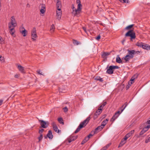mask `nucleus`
Returning a JSON list of instances; mask_svg holds the SVG:
<instances>
[{"label": "nucleus", "instance_id": "nucleus-29", "mask_svg": "<svg viewBox=\"0 0 150 150\" xmlns=\"http://www.w3.org/2000/svg\"><path fill=\"white\" fill-rule=\"evenodd\" d=\"M134 25L133 24L130 25H129L125 28V29H129L131 28Z\"/></svg>", "mask_w": 150, "mask_h": 150}, {"label": "nucleus", "instance_id": "nucleus-7", "mask_svg": "<svg viewBox=\"0 0 150 150\" xmlns=\"http://www.w3.org/2000/svg\"><path fill=\"white\" fill-rule=\"evenodd\" d=\"M39 121L40 123L41 127L43 128H47L49 125L48 122H45L42 120H39Z\"/></svg>", "mask_w": 150, "mask_h": 150}, {"label": "nucleus", "instance_id": "nucleus-21", "mask_svg": "<svg viewBox=\"0 0 150 150\" xmlns=\"http://www.w3.org/2000/svg\"><path fill=\"white\" fill-rule=\"evenodd\" d=\"M104 128L103 127H102V125H101L100 126H98L97 127L95 130V131H94V133H96L97 132V131H100L102 129Z\"/></svg>", "mask_w": 150, "mask_h": 150}, {"label": "nucleus", "instance_id": "nucleus-33", "mask_svg": "<svg viewBox=\"0 0 150 150\" xmlns=\"http://www.w3.org/2000/svg\"><path fill=\"white\" fill-rule=\"evenodd\" d=\"M122 3H128V0H119Z\"/></svg>", "mask_w": 150, "mask_h": 150}, {"label": "nucleus", "instance_id": "nucleus-31", "mask_svg": "<svg viewBox=\"0 0 150 150\" xmlns=\"http://www.w3.org/2000/svg\"><path fill=\"white\" fill-rule=\"evenodd\" d=\"M73 43L76 45H79L80 43L77 40H74L73 41Z\"/></svg>", "mask_w": 150, "mask_h": 150}, {"label": "nucleus", "instance_id": "nucleus-14", "mask_svg": "<svg viewBox=\"0 0 150 150\" xmlns=\"http://www.w3.org/2000/svg\"><path fill=\"white\" fill-rule=\"evenodd\" d=\"M77 137V136L69 137L67 139L69 143H70L72 141H73L76 139Z\"/></svg>", "mask_w": 150, "mask_h": 150}, {"label": "nucleus", "instance_id": "nucleus-49", "mask_svg": "<svg viewBox=\"0 0 150 150\" xmlns=\"http://www.w3.org/2000/svg\"><path fill=\"white\" fill-rule=\"evenodd\" d=\"M150 141V139H149V138H148V139H146V140L145 141V142L146 143H147Z\"/></svg>", "mask_w": 150, "mask_h": 150}, {"label": "nucleus", "instance_id": "nucleus-19", "mask_svg": "<svg viewBox=\"0 0 150 150\" xmlns=\"http://www.w3.org/2000/svg\"><path fill=\"white\" fill-rule=\"evenodd\" d=\"M18 68L19 71L22 73H24V68L20 65H18Z\"/></svg>", "mask_w": 150, "mask_h": 150}, {"label": "nucleus", "instance_id": "nucleus-15", "mask_svg": "<svg viewBox=\"0 0 150 150\" xmlns=\"http://www.w3.org/2000/svg\"><path fill=\"white\" fill-rule=\"evenodd\" d=\"M113 69L112 68V66H110L109 67V69L107 70V73L109 74H113Z\"/></svg>", "mask_w": 150, "mask_h": 150}, {"label": "nucleus", "instance_id": "nucleus-32", "mask_svg": "<svg viewBox=\"0 0 150 150\" xmlns=\"http://www.w3.org/2000/svg\"><path fill=\"white\" fill-rule=\"evenodd\" d=\"M76 3L78 4L77 6L78 7L79 5L80 4L81 6V7H82V5L81 4V1L80 0H76Z\"/></svg>", "mask_w": 150, "mask_h": 150}, {"label": "nucleus", "instance_id": "nucleus-9", "mask_svg": "<svg viewBox=\"0 0 150 150\" xmlns=\"http://www.w3.org/2000/svg\"><path fill=\"white\" fill-rule=\"evenodd\" d=\"M133 58L132 57H130L129 55L128 54L126 55L125 57H123L122 58L123 60H124V63H126L129 62V60Z\"/></svg>", "mask_w": 150, "mask_h": 150}, {"label": "nucleus", "instance_id": "nucleus-24", "mask_svg": "<svg viewBox=\"0 0 150 150\" xmlns=\"http://www.w3.org/2000/svg\"><path fill=\"white\" fill-rule=\"evenodd\" d=\"M126 142V141L125 140H122L121 141V142L119 144V147L122 146L124 144H125Z\"/></svg>", "mask_w": 150, "mask_h": 150}, {"label": "nucleus", "instance_id": "nucleus-6", "mask_svg": "<svg viewBox=\"0 0 150 150\" xmlns=\"http://www.w3.org/2000/svg\"><path fill=\"white\" fill-rule=\"evenodd\" d=\"M128 55H129L130 57L133 58L135 54L139 53L140 52L139 51H136L134 50H127Z\"/></svg>", "mask_w": 150, "mask_h": 150}, {"label": "nucleus", "instance_id": "nucleus-47", "mask_svg": "<svg viewBox=\"0 0 150 150\" xmlns=\"http://www.w3.org/2000/svg\"><path fill=\"white\" fill-rule=\"evenodd\" d=\"M104 106L102 104L98 108L99 109H100L102 110Z\"/></svg>", "mask_w": 150, "mask_h": 150}, {"label": "nucleus", "instance_id": "nucleus-20", "mask_svg": "<svg viewBox=\"0 0 150 150\" xmlns=\"http://www.w3.org/2000/svg\"><path fill=\"white\" fill-rule=\"evenodd\" d=\"M109 120L108 119H106L104 120L101 123V125L102 127H104L105 125L107 123L108 121Z\"/></svg>", "mask_w": 150, "mask_h": 150}, {"label": "nucleus", "instance_id": "nucleus-18", "mask_svg": "<svg viewBox=\"0 0 150 150\" xmlns=\"http://www.w3.org/2000/svg\"><path fill=\"white\" fill-rule=\"evenodd\" d=\"M142 47L144 49L147 50H149L150 49V46L147 44H143Z\"/></svg>", "mask_w": 150, "mask_h": 150}, {"label": "nucleus", "instance_id": "nucleus-44", "mask_svg": "<svg viewBox=\"0 0 150 150\" xmlns=\"http://www.w3.org/2000/svg\"><path fill=\"white\" fill-rule=\"evenodd\" d=\"M41 9H45V6L44 4H42V5Z\"/></svg>", "mask_w": 150, "mask_h": 150}, {"label": "nucleus", "instance_id": "nucleus-60", "mask_svg": "<svg viewBox=\"0 0 150 150\" xmlns=\"http://www.w3.org/2000/svg\"><path fill=\"white\" fill-rule=\"evenodd\" d=\"M93 136V135L90 134L87 137H88L89 138V139L91 137H92Z\"/></svg>", "mask_w": 150, "mask_h": 150}, {"label": "nucleus", "instance_id": "nucleus-34", "mask_svg": "<svg viewBox=\"0 0 150 150\" xmlns=\"http://www.w3.org/2000/svg\"><path fill=\"white\" fill-rule=\"evenodd\" d=\"M39 141H40L42 139V134H40L39 137H38Z\"/></svg>", "mask_w": 150, "mask_h": 150}, {"label": "nucleus", "instance_id": "nucleus-40", "mask_svg": "<svg viewBox=\"0 0 150 150\" xmlns=\"http://www.w3.org/2000/svg\"><path fill=\"white\" fill-rule=\"evenodd\" d=\"M112 68L113 69H118L119 68V67L118 66H112Z\"/></svg>", "mask_w": 150, "mask_h": 150}, {"label": "nucleus", "instance_id": "nucleus-8", "mask_svg": "<svg viewBox=\"0 0 150 150\" xmlns=\"http://www.w3.org/2000/svg\"><path fill=\"white\" fill-rule=\"evenodd\" d=\"M57 18L60 20L61 18L62 15V11L61 9H58L56 10Z\"/></svg>", "mask_w": 150, "mask_h": 150}, {"label": "nucleus", "instance_id": "nucleus-37", "mask_svg": "<svg viewBox=\"0 0 150 150\" xmlns=\"http://www.w3.org/2000/svg\"><path fill=\"white\" fill-rule=\"evenodd\" d=\"M124 106V105H123L122 106V107L120 108V109L121 110V112H120V114L124 110L125 108V107H123Z\"/></svg>", "mask_w": 150, "mask_h": 150}, {"label": "nucleus", "instance_id": "nucleus-11", "mask_svg": "<svg viewBox=\"0 0 150 150\" xmlns=\"http://www.w3.org/2000/svg\"><path fill=\"white\" fill-rule=\"evenodd\" d=\"M120 114V111L116 112L112 117L111 121L112 122L114 121L118 117Z\"/></svg>", "mask_w": 150, "mask_h": 150}, {"label": "nucleus", "instance_id": "nucleus-45", "mask_svg": "<svg viewBox=\"0 0 150 150\" xmlns=\"http://www.w3.org/2000/svg\"><path fill=\"white\" fill-rule=\"evenodd\" d=\"M44 130V129H42L39 130V132L40 134H42V133L43 132Z\"/></svg>", "mask_w": 150, "mask_h": 150}, {"label": "nucleus", "instance_id": "nucleus-42", "mask_svg": "<svg viewBox=\"0 0 150 150\" xmlns=\"http://www.w3.org/2000/svg\"><path fill=\"white\" fill-rule=\"evenodd\" d=\"M63 110L64 112H66L68 111V108L67 107H65L63 108Z\"/></svg>", "mask_w": 150, "mask_h": 150}, {"label": "nucleus", "instance_id": "nucleus-39", "mask_svg": "<svg viewBox=\"0 0 150 150\" xmlns=\"http://www.w3.org/2000/svg\"><path fill=\"white\" fill-rule=\"evenodd\" d=\"M37 72L38 74L40 75H43V74H42L41 71L40 70H38Z\"/></svg>", "mask_w": 150, "mask_h": 150}, {"label": "nucleus", "instance_id": "nucleus-16", "mask_svg": "<svg viewBox=\"0 0 150 150\" xmlns=\"http://www.w3.org/2000/svg\"><path fill=\"white\" fill-rule=\"evenodd\" d=\"M47 137H48L50 139H52L53 137L52 132L51 130L48 131V132L47 135Z\"/></svg>", "mask_w": 150, "mask_h": 150}, {"label": "nucleus", "instance_id": "nucleus-30", "mask_svg": "<svg viewBox=\"0 0 150 150\" xmlns=\"http://www.w3.org/2000/svg\"><path fill=\"white\" fill-rule=\"evenodd\" d=\"M58 121L59 122L60 124H63V123H64L63 122H62L63 120H62V118H61V117H60V118H58Z\"/></svg>", "mask_w": 150, "mask_h": 150}, {"label": "nucleus", "instance_id": "nucleus-57", "mask_svg": "<svg viewBox=\"0 0 150 150\" xmlns=\"http://www.w3.org/2000/svg\"><path fill=\"white\" fill-rule=\"evenodd\" d=\"M107 147H106L105 146L104 147H103L101 149V150H106V149H107Z\"/></svg>", "mask_w": 150, "mask_h": 150}, {"label": "nucleus", "instance_id": "nucleus-50", "mask_svg": "<svg viewBox=\"0 0 150 150\" xmlns=\"http://www.w3.org/2000/svg\"><path fill=\"white\" fill-rule=\"evenodd\" d=\"M19 74H16L15 75L14 77L16 78H18L19 77Z\"/></svg>", "mask_w": 150, "mask_h": 150}, {"label": "nucleus", "instance_id": "nucleus-28", "mask_svg": "<svg viewBox=\"0 0 150 150\" xmlns=\"http://www.w3.org/2000/svg\"><path fill=\"white\" fill-rule=\"evenodd\" d=\"M143 44L144 43L142 42H138L137 43V45L139 47H142Z\"/></svg>", "mask_w": 150, "mask_h": 150}, {"label": "nucleus", "instance_id": "nucleus-1", "mask_svg": "<svg viewBox=\"0 0 150 150\" xmlns=\"http://www.w3.org/2000/svg\"><path fill=\"white\" fill-rule=\"evenodd\" d=\"M90 119V117H89L86 119L84 120L83 122H81L79 126L78 127L76 131H75V133H77L80 130L81 128L84 127L85 126H86Z\"/></svg>", "mask_w": 150, "mask_h": 150}, {"label": "nucleus", "instance_id": "nucleus-13", "mask_svg": "<svg viewBox=\"0 0 150 150\" xmlns=\"http://www.w3.org/2000/svg\"><path fill=\"white\" fill-rule=\"evenodd\" d=\"M56 6L57 9H61L62 7L61 2L59 0H57L56 4Z\"/></svg>", "mask_w": 150, "mask_h": 150}, {"label": "nucleus", "instance_id": "nucleus-63", "mask_svg": "<svg viewBox=\"0 0 150 150\" xmlns=\"http://www.w3.org/2000/svg\"><path fill=\"white\" fill-rule=\"evenodd\" d=\"M3 60V59H2L1 56L0 55V61H2Z\"/></svg>", "mask_w": 150, "mask_h": 150}, {"label": "nucleus", "instance_id": "nucleus-46", "mask_svg": "<svg viewBox=\"0 0 150 150\" xmlns=\"http://www.w3.org/2000/svg\"><path fill=\"white\" fill-rule=\"evenodd\" d=\"M100 38V35H99L96 38V39L98 40H99Z\"/></svg>", "mask_w": 150, "mask_h": 150}, {"label": "nucleus", "instance_id": "nucleus-22", "mask_svg": "<svg viewBox=\"0 0 150 150\" xmlns=\"http://www.w3.org/2000/svg\"><path fill=\"white\" fill-rule=\"evenodd\" d=\"M20 32L23 37H25L27 35V31L25 29H24V30H21Z\"/></svg>", "mask_w": 150, "mask_h": 150}, {"label": "nucleus", "instance_id": "nucleus-43", "mask_svg": "<svg viewBox=\"0 0 150 150\" xmlns=\"http://www.w3.org/2000/svg\"><path fill=\"white\" fill-rule=\"evenodd\" d=\"M89 139V137H85V138L83 139L86 142H87Z\"/></svg>", "mask_w": 150, "mask_h": 150}, {"label": "nucleus", "instance_id": "nucleus-3", "mask_svg": "<svg viewBox=\"0 0 150 150\" xmlns=\"http://www.w3.org/2000/svg\"><path fill=\"white\" fill-rule=\"evenodd\" d=\"M126 37L129 36L130 37V39L132 40L133 39H134L135 38V34L133 31L132 30H129L125 35Z\"/></svg>", "mask_w": 150, "mask_h": 150}, {"label": "nucleus", "instance_id": "nucleus-4", "mask_svg": "<svg viewBox=\"0 0 150 150\" xmlns=\"http://www.w3.org/2000/svg\"><path fill=\"white\" fill-rule=\"evenodd\" d=\"M31 36L32 40L34 41H36V38H38V36L37 34L36 29L35 28H33L31 31Z\"/></svg>", "mask_w": 150, "mask_h": 150}, {"label": "nucleus", "instance_id": "nucleus-62", "mask_svg": "<svg viewBox=\"0 0 150 150\" xmlns=\"http://www.w3.org/2000/svg\"><path fill=\"white\" fill-rule=\"evenodd\" d=\"M107 104V103L106 102H104L102 104L104 106Z\"/></svg>", "mask_w": 150, "mask_h": 150}, {"label": "nucleus", "instance_id": "nucleus-27", "mask_svg": "<svg viewBox=\"0 0 150 150\" xmlns=\"http://www.w3.org/2000/svg\"><path fill=\"white\" fill-rule=\"evenodd\" d=\"M55 27L54 25L53 24H52L51 26L50 30L51 31V32H53L54 30Z\"/></svg>", "mask_w": 150, "mask_h": 150}, {"label": "nucleus", "instance_id": "nucleus-56", "mask_svg": "<svg viewBox=\"0 0 150 150\" xmlns=\"http://www.w3.org/2000/svg\"><path fill=\"white\" fill-rule=\"evenodd\" d=\"M134 79H135V78H134V77H132L131 78V79L130 80V81H131L130 82H132V81H134Z\"/></svg>", "mask_w": 150, "mask_h": 150}, {"label": "nucleus", "instance_id": "nucleus-23", "mask_svg": "<svg viewBox=\"0 0 150 150\" xmlns=\"http://www.w3.org/2000/svg\"><path fill=\"white\" fill-rule=\"evenodd\" d=\"M147 131V129H146V128H145V127L140 132L139 134L140 135H142L144 133L146 132Z\"/></svg>", "mask_w": 150, "mask_h": 150}, {"label": "nucleus", "instance_id": "nucleus-25", "mask_svg": "<svg viewBox=\"0 0 150 150\" xmlns=\"http://www.w3.org/2000/svg\"><path fill=\"white\" fill-rule=\"evenodd\" d=\"M102 112V110L98 108V110L96 111L95 113L99 115Z\"/></svg>", "mask_w": 150, "mask_h": 150}, {"label": "nucleus", "instance_id": "nucleus-10", "mask_svg": "<svg viewBox=\"0 0 150 150\" xmlns=\"http://www.w3.org/2000/svg\"><path fill=\"white\" fill-rule=\"evenodd\" d=\"M54 130L56 132L59 133L61 132V131L58 129V127L54 122H53L51 124Z\"/></svg>", "mask_w": 150, "mask_h": 150}, {"label": "nucleus", "instance_id": "nucleus-51", "mask_svg": "<svg viewBox=\"0 0 150 150\" xmlns=\"http://www.w3.org/2000/svg\"><path fill=\"white\" fill-rule=\"evenodd\" d=\"M146 123L149 125H150V117L149 120L147 121Z\"/></svg>", "mask_w": 150, "mask_h": 150}, {"label": "nucleus", "instance_id": "nucleus-61", "mask_svg": "<svg viewBox=\"0 0 150 150\" xmlns=\"http://www.w3.org/2000/svg\"><path fill=\"white\" fill-rule=\"evenodd\" d=\"M99 78H100V79H98V81H99L101 82H102L103 81V80L102 78L100 77H99Z\"/></svg>", "mask_w": 150, "mask_h": 150}, {"label": "nucleus", "instance_id": "nucleus-52", "mask_svg": "<svg viewBox=\"0 0 150 150\" xmlns=\"http://www.w3.org/2000/svg\"><path fill=\"white\" fill-rule=\"evenodd\" d=\"M134 130H132L130 132H129V133L131 135H132V134L134 133Z\"/></svg>", "mask_w": 150, "mask_h": 150}, {"label": "nucleus", "instance_id": "nucleus-38", "mask_svg": "<svg viewBox=\"0 0 150 150\" xmlns=\"http://www.w3.org/2000/svg\"><path fill=\"white\" fill-rule=\"evenodd\" d=\"M133 83V82H129L128 84L127 85V88H129L130 86Z\"/></svg>", "mask_w": 150, "mask_h": 150}, {"label": "nucleus", "instance_id": "nucleus-35", "mask_svg": "<svg viewBox=\"0 0 150 150\" xmlns=\"http://www.w3.org/2000/svg\"><path fill=\"white\" fill-rule=\"evenodd\" d=\"M46 11V9H41L40 10V12L42 14H44Z\"/></svg>", "mask_w": 150, "mask_h": 150}, {"label": "nucleus", "instance_id": "nucleus-53", "mask_svg": "<svg viewBox=\"0 0 150 150\" xmlns=\"http://www.w3.org/2000/svg\"><path fill=\"white\" fill-rule=\"evenodd\" d=\"M145 128H146V129H147L148 130L150 128V125H149L147 126L146 127H145Z\"/></svg>", "mask_w": 150, "mask_h": 150}, {"label": "nucleus", "instance_id": "nucleus-5", "mask_svg": "<svg viewBox=\"0 0 150 150\" xmlns=\"http://www.w3.org/2000/svg\"><path fill=\"white\" fill-rule=\"evenodd\" d=\"M17 25V23L14 16H12L11 18V21L8 23V26L16 27Z\"/></svg>", "mask_w": 150, "mask_h": 150}, {"label": "nucleus", "instance_id": "nucleus-26", "mask_svg": "<svg viewBox=\"0 0 150 150\" xmlns=\"http://www.w3.org/2000/svg\"><path fill=\"white\" fill-rule=\"evenodd\" d=\"M110 53L108 52H104L102 54V56L103 57L109 55Z\"/></svg>", "mask_w": 150, "mask_h": 150}, {"label": "nucleus", "instance_id": "nucleus-54", "mask_svg": "<svg viewBox=\"0 0 150 150\" xmlns=\"http://www.w3.org/2000/svg\"><path fill=\"white\" fill-rule=\"evenodd\" d=\"M126 135L129 138V137H130L132 135H131L129 133H128L127 134H126Z\"/></svg>", "mask_w": 150, "mask_h": 150}, {"label": "nucleus", "instance_id": "nucleus-41", "mask_svg": "<svg viewBox=\"0 0 150 150\" xmlns=\"http://www.w3.org/2000/svg\"><path fill=\"white\" fill-rule=\"evenodd\" d=\"M99 115H98L97 114H96L95 113L94 114V116H93V118L94 119H96L97 118Z\"/></svg>", "mask_w": 150, "mask_h": 150}, {"label": "nucleus", "instance_id": "nucleus-64", "mask_svg": "<svg viewBox=\"0 0 150 150\" xmlns=\"http://www.w3.org/2000/svg\"><path fill=\"white\" fill-rule=\"evenodd\" d=\"M86 142L85 141L83 140L81 142V144H83L85 143Z\"/></svg>", "mask_w": 150, "mask_h": 150}, {"label": "nucleus", "instance_id": "nucleus-58", "mask_svg": "<svg viewBox=\"0 0 150 150\" xmlns=\"http://www.w3.org/2000/svg\"><path fill=\"white\" fill-rule=\"evenodd\" d=\"M128 138V137L126 135L124 138V140L126 141Z\"/></svg>", "mask_w": 150, "mask_h": 150}, {"label": "nucleus", "instance_id": "nucleus-12", "mask_svg": "<svg viewBox=\"0 0 150 150\" xmlns=\"http://www.w3.org/2000/svg\"><path fill=\"white\" fill-rule=\"evenodd\" d=\"M8 28L10 29L9 33L12 35H13L15 32V30L14 29V27L8 26Z\"/></svg>", "mask_w": 150, "mask_h": 150}, {"label": "nucleus", "instance_id": "nucleus-36", "mask_svg": "<svg viewBox=\"0 0 150 150\" xmlns=\"http://www.w3.org/2000/svg\"><path fill=\"white\" fill-rule=\"evenodd\" d=\"M4 41V40L2 37L0 36V44H2Z\"/></svg>", "mask_w": 150, "mask_h": 150}, {"label": "nucleus", "instance_id": "nucleus-55", "mask_svg": "<svg viewBox=\"0 0 150 150\" xmlns=\"http://www.w3.org/2000/svg\"><path fill=\"white\" fill-rule=\"evenodd\" d=\"M72 11H73L74 10V9H76L75 8L74 4H72Z\"/></svg>", "mask_w": 150, "mask_h": 150}, {"label": "nucleus", "instance_id": "nucleus-17", "mask_svg": "<svg viewBox=\"0 0 150 150\" xmlns=\"http://www.w3.org/2000/svg\"><path fill=\"white\" fill-rule=\"evenodd\" d=\"M116 62L119 64H122L124 63V62H123L122 60L121 59L119 55H117V57Z\"/></svg>", "mask_w": 150, "mask_h": 150}, {"label": "nucleus", "instance_id": "nucleus-2", "mask_svg": "<svg viewBox=\"0 0 150 150\" xmlns=\"http://www.w3.org/2000/svg\"><path fill=\"white\" fill-rule=\"evenodd\" d=\"M82 7H81L80 4L79 5L78 7L77 6V9H75L72 11V14L74 16H76L79 17L80 16V13L81 12Z\"/></svg>", "mask_w": 150, "mask_h": 150}, {"label": "nucleus", "instance_id": "nucleus-59", "mask_svg": "<svg viewBox=\"0 0 150 150\" xmlns=\"http://www.w3.org/2000/svg\"><path fill=\"white\" fill-rule=\"evenodd\" d=\"M83 30L84 31H85L86 33H87V31L86 30V28L85 27H83Z\"/></svg>", "mask_w": 150, "mask_h": 150}, {"label": "nucleus", "instance_id": "nucleus-48", "mask_svg": "<svg viewBox=\"0 0 150 150\" xmlns=\"http://www.w3.org/2000/svg\"><path fill=\"white\" fill-rule=\"evenodd\" d=\"M24 29H25L24 28L23 26L21 27L20 28V32H21V30H24Z\"/></svg>", "mask_w": 150, "mask_h": 150}]
</instances>
